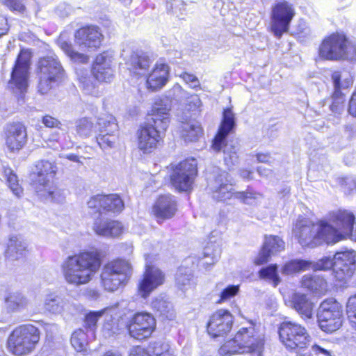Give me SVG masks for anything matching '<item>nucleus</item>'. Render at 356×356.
I'll list each match as a JSON object with an SVG mask.
<instances>
[{
    "label": "nucleus",
    "instance_id": "11",
    "mask_svg": "<svg viewBox=\"0 0 356 356\" xmlns=\"http://www.w3.org/2000/svg\"><path fill=\"white\" fill-rule=\"evenodd\" d=\"M317 319L319 327L325 332L339 330L343 319L342 305L332 298L323 300L318 307Z\"/></svg>",
    "mask_w": 356,
    "mask_h": 356
},
{
    "label": "nucleus",
    "instance_id": "5",
    "mask_svg": "<svg viewBox=\"0 0 356 356\" xmlns=\"http://www.w3.org/2000/svg\"><path fill=\"white\" fill-rule=\"evenodd\" d=\"M40 341V331L35 326L27 324L17 327L9 335L7 348L16 356L30 354Z\"/></svg>",
    "mask_w": 356,
    "mask_h": 356
},
{
    "label": "nucleus",
    "instance_id": "30",
    "mask_svg": "<svg viewBox=\"0 0 356 356\" xmlns=\"http://www.w3.org/2000/svg\"><path fill=\"white\" fill-rule=\"evenodd\" d=\"M293 308L304 320L312 319L314 317V304L307 298V295L296 293L292 296Z\"/></svg>",
    "mask_w": 356,
    "mask_h": 356
},
{
    "label": "nucleus",
    "instance_id": "16",
    "mask_svg": "<svg viewBox=\"0 0 356 356\" xmlns=\"http://www.w3.org/2000/svg\"><path fill=\"white\" fill-rule=\"evenodd\" d=\"M58 170L54 162L40 160L35 165V170L31 174V184L37 193L42 191L49 186Z\"/></svg>",
    "mask_w": 356,
    "mask_h": 356
},
{
    "label": "nucleus",
    "instance_id": "18",
    "mask_svg": "<svg viewBox=\"0 0 356 356\" xmlns=\"http://www.w3.org/2000/svg\"><path fill=\"white\" fill-rule=\"evenodd\" d=\"M5 143L8 149L13 153H18L27 143L26 127L20 122H13L5 128Z\"/></svg>",
    "mask_w": 356,
    "mask_h": 356
},
{
    "label": "nucleus",
    "instance_id": "64",
    "mask_svg": "<svg viewBox=\"0 0 356 356\" xmlns=\"http://www.w3.org/2000/svg\"><path fill=\"white\" fill-rule=\"evenodd\" d=\"M348 318L349 320L351 327L356 330V312L348 315Z\"/></svg>",
    "mask_w": 356,
    "mask_h": 356
},
{
    "label": "nucleus",
    "instance_id": "53",
    "mask_svg": "<svg viewBox=\"0 0 356 356\" xmlns=\"http://www.w3.org/2000/svg\"><path fill=\"white\" fill-rule=\"evenodd\" d=\"M212 248L211 246L208 245L204 250V255L205 258H210V261H205L203 262V265H211L213 264L216 261H217L218 257H220V250H215L213 252H211Z\"/></svg>",
    "mask_w": 356,
    "mask_h": 356
},
{
    "label": "nucleus",
    "instance_id": "17",
    "mask_svg": "<svg viewBox=\"0 0 356 356\" xmlns=\"http://www.w3.org/2000/svg\"><path fill=\"white\" fill-rule=\"evenodd\" d=\"M31 56L29 53L22 51L17 56L11 72L9 87L15 86L22 92L28 86Z\"/></svg>",
    "mask_w": 356,
    "mask_h": 356
},
{
    "label": "nucleus",
    "instance_id": "45",
    "mask_svg": "<svg viewBox=\"0 0 356 356\" xmlns=\"http://www.w3.org/2000/svg\"><path fill=\"white\" fill-rule=\"evenodd\" d=\"M259 274L261 278L271 281L274 286H277L281 282V279L277 273V266L276 264L262 268L259 270Z\"/></svg>",
    "mask_w": 356,
    "mask_h": 356
},
{
    "label": "nucleus",
    "instance_id": "43",
    "mask_svg": "<svg viewBox=\"0 0 356 356\" xmlns=\"http://www.w3.org/2000/svg\"><path fill=\"white\" fill-rule=\"evenodd\" d=\"M107 200H105L104 204V212H113L118 213L122 211L124 209V202L122 199L115 194L105 195Z\"/></svg>",
    "mask_w": 356,
    "mask_h": 356
},
{
    "label": "nucleus",
    "instance_id": "42",
    "mask_svg": "<svg viewBox=\"0 0 356 356\" xmlns=\"http://www.w3.org/2000/svg\"><path fill=\"white\" fill-rule=\"evenodd\" d=\"M3 177L13 193L17 197H20L23 193V189L18 184L17 175L13 173L10 168H3Z\"/></svg>",
    "mask_w": 356,
    "mask_h": 356
},
{
    "label": "nucleus",
    "instance_id": "8",
    "mask_svg": "<svg viewBox=\"0 0 356 356\" xmlns=\"http://www.w3.org/2000/svg\"><path fill=\"white\" fill-rule=\"evenodd\" d=\"M281 342L289 350H296L300 356H312L311 354L301 353L311 342V337L305 327L291 321H284L279 327Z\"/></svg>",
    "mask_w": 356,
    "mask_h": 356
},
{
    "label": "nucleus",
    "instance_id": "61",
    "mask_svg": "<svg viewBox=\"0 0 356 356\" xmlns=\"http://www.w3.org/2000/svg\"><path fill=\"white\" fill-rule=\"evenodd\" d=\"M8 31V25L7 19L3 16H0V37L6 34Z\"/></svg>",
    "mask_w": 356,
    "mask_h": 356
},
{
    "label": "nucleus",
    "instance_id": "58",
    "mask_svg": "<svg viewBox=\"0 0 356 356\" xmlns=\"http://www.w3.org/2000/svg\"><path fill=\"white\" fill-rule=\"evenodd\" d=\"M348 111L350 115L356 118V89L352 94L351 98L349 101Z\"/></svg>",
    "mask_w": 356,
    "mask_h": 356
},
{
    "label": "nucleus",
    "instance_id": "55",
    "mask_svg": "<svg viewBox=\"0 0 356 356\" xmlns=\"http://www.w3.org/2000/svg\"><path fill=\"white\" fill-rule=\"evenodd\" d=\"M339 183L346 192L352 191L356 185V177H346L339 179Z\"/></svg>",
    "mask_w": 356,
    "mask_h": 356
},
{
    "label": "nucleus",
    "instance_id": "47",
    "mask_svg": "<svg viewBox=\"0 0 356 356\" xmlns=\"http://www.w3.org/2000/svg\"><path fill=\"white\" fill-rule=\"evenodd\" d=\"M71 343L76 351L84 350L87 345L86 334L84 331L81 329L74 331L71 337Z\"/></svg>",
    "mask_w": 356,
    "mask_h": 356
},
{
    "label": "nucleus",
    "instance_id": "14",
    "mask_svg": "<svg viewBox=\"0 0 356 356\" xmlns=\"http://www.w3.org/2000/svg\"><path fill=\"white\" fill-rule=\"evenodd\" d=\"M127 326L131 337L143 340L152 335L156 327V321L149 313L138 312L130 318Z\"/></svg>",
    "mask_w": 356,
    "mask_h": 356
},
{
    "label": "nucleus",
    "instance_id": "36",
    "mask_svg": "<svg viewBox=\"0 0 356 356\" xmlns=\"http://www.w3.org/2000/svg\"><path fill=\"white\" fill-rule=\"evenodd\" d=\"M57 43L60 48L65 52V54L74 62L86 63L88 61V56L74 50L72 44L67 42L63 34H61Z\"/></svg>",
    "mask_w": 356,
    "mask_h": 356
},
{
    "label": "nucleus",
    "instance_id": "29",
    "mask_svg": "<svg viewBox=\"0 0 356 356\" xmlns=\"http://www.w3.org/2000/svg\"><path fill=\"white\" fill-rule=\"evenodd\" d=\"M168 73L169 67L167 65L156 64L147 79V88L152 91L160 90L166 84Z\"/></svg>",
    "mask_w": 356,
    "mask_h": 356
},
{
    "label": "nucleus",
    "instance_id": "23",
    "mask_svg": "<svg viewBox=\"0 0 356 356\" xmlns=\"http://www.w3.org/2000/svg\"><path fill=\"white\" fill-rule=\"evenodd\" d=\"M341 78L342 75L339 72H334L332 74L334 91L332 97V102L330 105V110L334 113H341L344 108L345 99L341 90L348 88L353 83L350 78H345L343 81H341Z\"/></svg>",
    "mask_w": 356,
    "mask_h": 356
},
{
    "label": "nucleus",
    "instance_id": "56",
    "mask_svg": "<svg viewBox=\"0 0 356 356\" xmlns=\"http://www.w3.org/2000/svg\"><path fill=\"white\" fill-rule=\"evenodd\" d=\"M4 3L11 10L19 13H24L26 8L23 0H5Z\"/></svg>",
    "mask_w": 356,
    "mask_h": 356
},
{
    "label": "nucleus",
    "instance_id": "1",
    "mask_svg": "<svg viewBox=\"0 0 356 356\" xmlns=\"http://www.w3.org/2000/svg\"><path fill=\"white\" fill-rule=\"evenodd\" d=\"M354 220V215L346 211H340L333 216V225L323 221L316 224L302 219L296 222L293 234L302 247L312 248L323 243L334 244L352 234Z\"/></svg>",
    "mask_w": 356,
    "mask_h": 356
},
{
    "label": "nucleus",
    "instance_id": "6",
    "mask_svg": "<svg viewBox=\"0 0 356 356\" xmlns=\"http://www.w3.org/2000/svg\"><path fill=\"white\" fill-rule=\"evenodd\" d=\"M36 74L38 79V90L42 94L48 93L53 86L65 74V70L56 55L41 58L37 65Z\"/></svg>",
    "mask_w": 356,
    "mask_h": 356
},
{
    "label": "nucleus",
    "instance_id": "51",
    "mask_svg": "<svg viewBox=\"0 0 356 356\" xmlns=\"http://www.w3.org/2000/svg\"><path fill=\"white\" fill-rule=\"evenodd\" d=\"M44 193L42 194L47 200H49L56 202H62L65 200V197L63 193L57 190H51V187L49 186L45 189H43L42 191Z\"/></svg>",
    "mask_w": 356,
    "mask_h": 356
},
{
    "label": "nucleus",
    "instance_id": "27",
    "mask_svg": "<svg viewBox=\"0 0 356 356\" xmlns=\"http://www.w3.org/2000/svg\"><path fill=\"white\" fill-rule=\"evenodd\" d=\"M153 61L152 54L142 50H136L131 53L127 64L129 65L131 71L142 75L145 74Z\"/></svg>",
    "mask_w": 356,
    "mask_h": 356
},
{
    "label": "nucleus",
    "instance_id": "33",
    "mask_svg": "<svg viewBox=\"0 0 356 356\" xmlns=\"http://www.w3.org/2000/svg\"><path fill=\"white\" fill-rule=\"evenodd\" d=\"M5 304L9 312H19L27 307L29 300L23 293L15 291L8 295L5 298Z\"/></svg>",
    "mask_w": 356,
    "mask_h": 356
},
{
    "label": "nucleus",
    "instance_id": "13",
    "mask_svg": "<svg viewBox=\"0 0 356 356\" xmlns=\"http://www.w3.org/2000/svg\"><path fill=\"white\" fill-rule=\"evenodd\" d=\"M295 15L294 8L289 2L276 3L270 13V29L275 36L280 38L289 31L290 23Z\"/></svg>",
    "mask_w": 356,
    "mask_h": 356
},
{
    "label": "nucleus",
    "instance_id": "54",
    "mask_svg": "<svg viewBox=\"0 0 356 356\" xmlns=\"http://www.w3.org/2000/svg\"><path fill=\"white\" fill-rule=\"evenodd\" d=\"M257 193L252 191H241V192H236L235 197L241 200L243 203L247 204H251L254 202L256 195Z\"/></svg>",
    "mask_w": 356,
    "mask_h": 356
},
{
    "label": "nucleus",
    "instance_id": "19",
    "mask_svg": "<svg viewBox=\"0 0 356 356\" xmlns=\"http://www.w3.org/2000/svg\"><path fill=\"white\" fill-rule=\"evenodd\" d=\"M233 316L227 310L220 309L214 313L207 324L208 333L213 337H221L230 332Z\"/></svg>",
    "mask_w": 356,
    "mask_h": 356
},
{
    "label": "nucleus",
    "instance_id": "9",
    "mask_svg": "<svg viewBox=\"0 0 356 356\" xmlns=\"http://www.w3.org/2000/svg\"><path fill=\"white\" fill-rule=\"evenodd\" d=\"M235 126V117L230 108L224 110L222 120L219 131L213 140L212 149L219 152L223 147L224 160L227 165H234L237 162L238 150V146L232 143H225L227 136Z\"/></svg>",
    "mask_w": 356,
    "mask_h": 356
},
{
    "label": "nucleus",
    "instance_id": "7",
    "mask_svg": "<svg viewBox=\"0 0 356 356\" xmlns=\"http://www.w3.org/2000/svg\"><path fill=\"white\" fill-rule=\"evenodd\" d=\"M319 55L331 60H354L356 58V47L344 35L332 34L322 42Z\"/></svg>",
    "mask_w": 356,
    "mask_h": 356
},
{
    "label": "nucleus",
    "instance_id": "38",
    "mask_svg": "<svg viewBox=\"0 0 356 356\" xmlns=\"http://www.w3.org/2000/svg\"><path fill=\"white\" fill-rule=\"evenodd\" d=\"M96 124L92 118H81L75 122L76 134L81 138H88L96 132Z\"/></svg>",
    "mask_w": 356,
    "mask_h": 356
},
{
    "label": "nucleus",
    "instance_id": "21",
    "mask_svg": "<svg viewBox=\"0 0 356 356\" xmlns=\"http://www.w3.org/2000/svg\"><path fill=\"white\" fill-rule=\"evenodd\" d=\"M213 199L217 201H225L235 196L232 185L228 180V173L225 171L217 172L213 180L209 184Z\"/></svg>",
    "mask_w": 356,
    "mask_h": 356
},
{
    "label": "nucleus",
    "instance_id": "59",
    "mask_svg": "<svg viewBox=\"0 0 356 356\" xmlns=\"http://www.w3.org/2000/svg\"><path fill=\"white\" fill-rule=\"evenodd\" d=\"M347 315L356 312V293L348 298L346 305Z\"/></svg>",
    "mask_w": 356,
    "mask_h": 356
},
{
    "label": "nucleus",
    "instance_id": "41",
    "mask_svg": "<svg viewBox=\"0 0 356 356\" xmlns=\"http://www.w3.org/2000/svg\"><path fill=\"white\" fill-rule=\"evenodd\" d=\"M105 195L97 194L90 197L89 200L87 202L88 208L90 210V213L92 214H102L104 213V204L107 200Z\"/></svg>",
    "mask_w": 356,
    "mask_h": 356
},
{
    "label": "nucleus",
    "instance_id": "63",
    "mask_svg": "<svg viewBox=\"0 0 356 356\" xmlns=\"http://www.w3.org/2000/svg\"><path fill=\"white\" fill-rule=\"evenodd\" d=\"M181 77L187 84L190 85V83L194 80L196 76L192 74L184 72L181 75Z\"/></svg>",
    "mask_w": 356,
    "mask_h": 356
},
{
    "label": "nucleus",
    "instance_id": "28",
    "mask_svg": "<svg viewBox=\"0 0 356 356\" xmlns=\"http://www.w3.org/2000/svg\"><path fill=\"white\" fill-rule=\"evenodd\" d=\"M123 225L117 220H96L93 225L95 232L104 237H118L124 232Z\"/></svg>",
    "mask_w": 356,
    "mask_h": 356
},
{
    "label": "nucleus",
    "instance_id": "24",
    "mask_svg": "<svg viewBox=\"0 0 356 356\" xmlns=\"http://www.w3.org/2000/svg\"><path fill=\"white\" fill-rule=\"evenodd\" d=\"M284 242L280 237L274 235L266 236L262 248L255 258L254 263L262 265L268 262L271 255L284 250Z\"/></svg>",
    "mask_w": 356,
    "mask_h": 356
},
{
    "label": "nucleus",
    "instance_id": "15",
    "mask_svg": "<svg viewBox=\"0 0 356 356\" xmlns=\"http://www.w3.org/2000/svg\"><path fill=\"white\" fill-rule=\"evenodd\" d=\"M356 269V252L353 250H341L334 256V276L337 280L346 282Z\"/></svg>",
    "mask_w": 356,
    "mask_h": 356
},
{
    "label": "nucleus",
    "instance_id": "49",
    "mask_svg": "<svg viewBox=\"0 0 356 356\" xmlns=\"http://www.w3.org/2000/svg\"><path fill=\"white\" fill-rule=\"evenodd\" d=\"M332 268L334 271V258L325 257L317 262H311L310 269L314 270H326Z\"/></svg>",
    "mask_w": 356,
    "mask_h": 356
},
{
    "label": "nucleus",
    "instance_id": "22",
    "mask_svg": "<svg viewBox=\"0 0 356 356\" xmlns=\"http://www.w3.org/2000/svg\"><path fill=\"white\" fill-rule=\"evenodd\" d=\"M164 280L165 275L160 269L147 266L143 278L138 286L140 296L143 298L147 297L153 290L163 284Z\"/></svg>",
    "mask_w": 356,
    "mask_h": 356
},
{
    "label": "nucleus",
    "instance_id": "40",
    "mask_svg": "<svg viewBox=\"0 0 356 356\" xmlns=\"http://www.w3.org/2000/svg\"><path fill=\"white\" fill-rule=\"evenodd\" d=\"M311 261L295 259L287 262L282 268V273L284 275H291L300 271L310 269Z\"/></svg>",
    "mask_w": 356,
    "mask_h": 356
},
{
    "label": "nucleus",
    "instance_id": "46",
    "mask_svg": "<svg viewBox=\"0 0 356 356\" xmlns=\"http://www.w3.org/2000/svg\"><path fill=\"white\" fill-rule=\"evenodd\" d=\"M192 278L191 270L186 267H180L178 268L175 280L177 286L184 290L187 286L190 285V282Z\"/></svg>",
    "mask_w": 356,
    "mask_h": 356
},
{
    "label": "nucleus",
    "instance_id": "60",
    "mask_svg": "<svg viewBox=\"0 0 356 356\" xmlns=\"http://www.w3.org/2000/svg\"><path fill=\"white\" fill-rule=\"evenodd\" d=\"M129 356H150L145 350L140 346L134 348L130 353Z\"/></svg>",
    "mask_w": 356,
    "mask_h": 356
},
{
    "label": "nucleus",
    "instance_id": "35",
    "mask_svg": "<svg viewBox=\"0 0 356 356\" xmlns=\"http://www.w3.org/2000/svg\"><path fill=\"white\" fill-rule=\"evenodd\" d=\"M180 133L186 142H193L197 140L202 134V128L197 122L189 120L181 123Z\"/></svg>",
    "mask_w": 356,
    "mask_h": 356
},
{
    "label": "nucleus",
    "instance_id": "44",
    "mask_svg": "<svg viewBox=\"0 0 356 356\" xmlns=\"http://www.w3.org/2000/svg\"><path fill=\"white\" fill-rule=\"evenodd\" d=\"M118 133H111L110 131L99 132L98 136H97V141L102 149H106L115 147L118 141Z\"/></svg>",
    "mask_w": 356,
    "mask_h": 356
},
{
    "label": "nucleus",
    "instance_id": "25",
    "mask_svg": "<svg viewBox=\"0 0 356 356\" xmlns=\"http://www.w3.org/2000/svg\"><path fill=\"white\" fill-rule=\"evenodd\" d=\"M112 59L106 53L98 55L92 66V73L98 81L109 82L113 77Z\"/></svg>",
    "mask_w": 356,
    "mask_h": 356
},
{
    "label": "nucleus",
    "instance_id": "2",
    "mask_svg": "<svg viewBox=\"0 0 356 356\" xmlns=\"http://www.w3.org/2000/svg\"><path fill=\"white\" fill-rule=\"evenodd\" d=\"M100 266L101 261L97 252H83L67 257L61 264V271L67 284L79 286L88 284Z\"/></svg>",
    "mask_w": 356,
    "mask_h": 356
},
{
    "label": "nucleus",
    "instance_id": "3",
    "mask_svg": "<svg viewBox=\"0 0 356 356\" xmlns=\"http://www.w3.org/2000/svg\"><path fill=\"white\" fill-rule=\"evenodd\" d=\"M169 108L163 101L156 102L147 122L137 131L138 147L144 153L151 152L161 139L170 123Z\"/></svg>",
    "mask_w": 356,
    "mask_h": 356
},
{
    "label": "nucleus",
    "instance_id": "57",
    "mask_svg": "<svg viewBox=\"0 0 356 356\" xmlns=\"http://www.w3.org/2000/svg\"><path fill=\"white\" fill-rule=\"evenodd\" d=\"M42 123L47 127L49 128L58 127V126L60 124V122L57 119L50 115H45L44 117H43Z\"/></svg>",
    "mask_w": 356,
    "mask_h": 356
},
{
    "label": "nucleus",
    "instance_id": "4",
    "mask_svg": "<svg viewBox=\"0 0 356 356\" xmlns=\"http://www.w3.org/2000/svg\"><path fill=\"white\" fill-rule=\"evenodd\" d=\"M264 343L256 337L253 326L242 327L233 339L225 343L219 349L220 355H233L236 353H254L256 356H261Z\"/></svg>",
    "mask_w": 356,
    "mask_h": 356
},
{
    "label": "nucleus",
    "instance_id": "50",
    "mask_svg": "<svg viewBox=\"0 0 356 356\" xmlns=\"http://www.w3.org/2000/svg\"><path fill=\"white\" fill-rule=\"evenodd\" d=\"M80 83L81 87L86 94L93 96H97L99 95L98 90L97 89V86L93 83L90 77L81 78Z\"/></svg>",
    "mask_w": 356,
    "mask_h": 356
},
{
    "label": "nucleus",
    "instance_id": "37",
    "mask_svg": "<svg viewBox=\"0 0 356 356\" xmlns=\"http://www.w3.org/2000/svg\"><path fill=\"white\" fill-rule=\"evenodd\" d=\"M152 307L161 316L169 320L175 318V312L172 303L164 296L156 297L152 302Z\"/></svg>",
    "mask_w": 356,
    "mask_h": 356
},
{
    "label": "nucleus",
    "instance_id": "20",
    "mask_svg": "<svg viewBox=\"0 0 356 356\" xmlns=\"http://www.w3.org/2000/svg\"><path fill=\"white\" fill-rule=\"evenodd\" d=\"M102 38L103 35L99 28L95 26L81 28L74 34V42L81 50L99 48Z\"/></svg>",
    "mask_w": 356,
    "mask_h": 356
},
{
    "label": "nucleus",
    "instance_id": "62",
    "mask_svg": "<svg viewBox=\"0 0 356 356\" xmlns=\"http://www.w3.org/2000/svg\"><path fill=\"white\" fill-rule=\"evenodd\" d=\"M312 350L316 354L322 353L326 356H330V353L328 350L318 346L316 344H314L312 346Z\"/></svg>",
    "mask_w": 356,
    "mask_h": 356
},
{
    "label": "nucleus",
    "instance_id": "31",
    "mask_svg": "<svg viewBox=\"0 0 356 356\" xmlns=\"http://www.w3.org/2000/svg\"><path fill=\"white\" fill-rule=\"evenodd\" d=\"M301 284L302 287L315 294H323L327 291L326 280L319 275H305Z\"/></svg>",
    "mask_w": 356,
    "mask_h": 356
},
{
    "label": "nucleus",
    "instance_id": "39",
    "mask_svg": "<svg viewBox=\"0 0 356 356\" xmlns=\"http://www.w3.org/2000/svg\"><path fill=\"white\" fill-rule=\"evenodd\" d=\"M98 131L104 133L110 131L111 133H118V125L114 116L109 114H104L98 118L97 122Z\"/></svg>",
    "mask_w": 356,
    "mask_h": 356
},
{
    "label": "nucleus",
    "instance_id": "12",
    "mask_svg": "<svg viewBox=\"0 0 356 356\" xmlns=\"http://www.w3.org/2000/svg\"><path fill=\"white\" fill-rule=\"evenodd\" d=\"M197 173L196 161L194 159L184 160L173 168L170 175L171 184L178 191H189L192 189Z\"/></svg>",
    "mask_w": 356,
    "mask_h": 356
},
{
    "label": "nucleus",
    "instance_id": "48",
    "mask_svg": "<svg viewBox=\"0 0 356 356\" xmlns=\"http://www.w3.org/2000/svg\"><path fill=\"white\" fill-rule=\"evenodd\" d=\"M103 315V312H90L85 316L84 327L88 330L94 331L97 328V323L100 317Z\"/></svg>",
    "mask_w": 356,
    "mask_h": 356
},
{
    "label": "nucleus",
    "instance_id": "32",
    "mask_svg": "<svg viewBox=\"0 0 356 356\" xmlns=\"http://www.w3.org/2000/svg\"><path fill=\"white\" fill-rule=\"evenodd\" d=\"M70 303L60 296L51 293L46 296L44 307L46 311L54 314H60L67 309Z\"/></svg>",
    "mask_w": 356,
    "mask_h": 356
},
{
    "label": "nucleus",
    "instance_id": "34",
    "mask_svg": "<svg viewBox=\"0 0 356 356\" xmlns=\"http://www.w3.org/2000/svg\"><path fill=\"white\" fill-rule=\"evenodd\" d=\"M26 250V243L20 237L13 236L9 239L6 256L11 260H17L24 255Z\"/></svg>",
    "mask_w": 356,
    "mask_h": 356
},
{
    "label": "nucleus",
    "instance_id": "26",
    "mask_svg": "<svg viewBox=\"0 0 356 356\" xmlns=\"http://www.w3.org/2000/svg\"><path fill=\"white\" fill-rule=\"evenodd\" d=\"M177 210V201L172 195L160 196L153 207V212L158 219H169Z\"/></svg>",
    "mask_w": 356,
    "mask_h": 356
},
{
    "label": "nucleus",
    "instance_id": "10",
    "mask_svg": "<svg viewBox=\"0 0 356 356\" xmlns=\"http://www.w3.org/2000/svg\"><path fill=\"white\" fill-rule=\"evenodd\" d=\"M132 274L131 264L124 260L112 261L104 266L101 274L102 282L108 291H115L124 284Z\"/></svg>",
    "mask_w": 356,
    "mask_h": 356
},
{
    "label": "nucleus",
    "instance_id": "52",
    "mask_svg": "<svg viewBox=\"0 0 356 356\" xmlns=\"http://www.w3.org/2000/svg\"><path fill=\"white\" fill-rule=\"evenodd\" d=\"M238 285H229L221 291L220 299L217 302L222 303L229 300L231 298L234 297L238 293Z\"/></svg>",
    "mask_w": 356,
    "mask_h": 356
}]
</instances>
